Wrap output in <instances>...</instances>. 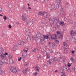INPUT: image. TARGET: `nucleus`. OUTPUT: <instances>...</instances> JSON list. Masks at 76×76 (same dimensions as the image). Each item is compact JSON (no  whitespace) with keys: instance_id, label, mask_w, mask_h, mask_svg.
Returning <instances> with one entry per match:
<instances>
[{"instance_id":"33","label":"nucleus","mask_w":76,"mask_h":76,"mask_svg":"<svg viewBox=\"0 0 76 76\" xmlns=\"http://www.w3.org/2000/svg\"><path fill=\"white\" fill-rule=\"evenodd\" d=\"M53 46L54 47H56L57 46L56 44H55V43H53Z\"/></svg>"},{"instance_id":"57","label":"nucleus","mask_w":76,"mask_h":76,"mask_svg":"<svg viewBox=\"0 0 76 76\" xmlns=\"http://www.w3.org/2000/svg\"><path fill=\"white\" fill-rule=\"evenodd\" d=\"M74 25H76V22H75V23H74Z\"/></svg>"},{"instance_id":"42","label":"nucleus","mask_w":76,"mask_h":76,"mask_svg":"<svg viewBox=\"0 0 76 76\" xmlns=\"http://www.w3.org/2000/svg\"><path fill=\"white\" fill-rule=\"evenodd\" d=\"M57 34V35H59L60 34V31H58L56 32Z\"/></svg>"},{"instance_id":"9","label":"nucleus","mask_w":76,"mask_h":76,"mask_svg":"<svg viewBox=\"0 0 76 76\" xmlns=\"http://www.w3.org/2000/svg\"><path fill=\"white\" fill-rule=\"evenodd\" d=\"M28 70H29L28 69L26 68L25 70L23 71V73H24V74H27V71H28Z\"/></svg>"},{"instance_id":"4","label":"nucleus","mask_w":76,"mask_h":76,"mask_svg":"<svg viewBox=\"0 0 76 76\" xmlns=\"http://www.w3.org/2000/svg\"><path fill=\"white\" fill-rule=\"evenodd\" d=\"M10 69L11 72L16 73L17 72V69L12 66H11L10 67Z\"/></svg>"},{"instance_id":"53","label":"nucleus","mask_w":76,"mask_h":76,"mask_svg":"<svg viewBox=\"0 0 76 76\" xmlns=\"http://www.w3.org/2000/svg\"><path fill=\"white\" fill-rule=\"evenodd\" d=\"M69 24H72V21H71V22H69Z\"/></svg>"},{"instance_id":"20","label":"nucleus","mask_w":76,"mask_h":76,"mask_svg":"<svg viewBox=\"0 0 76 76\" xmlns=\"http://www.w3.org/2000/svg\"><path fill=\"white\" fill-rule=\"evenodd\" d=\"M70 60L71 61L72 63H74L75 62V61L74 60V59L73 57H72L70 58Z\"/></svg>"},{"instance_id":"45","label":"nucleus","mask_w":76,"mask_h":76,"mask_svg":"<svg viewBox=\"0 0 76 76\" xmlns=\"http://www.w3.org/2000/svg\"><path fill=\"white\" fill-rule=\"evenodd\" d=\"M8 57L9 58H12V55H10L9 56H8Z\"/></svg>"},{"instance_id":"35","label":"nucleus","mask_w":76,"mask_h":76,"mask_svg":"<svg viewBox=\"0 0 76 76\" xmlns=\"http://www.w3.org/2000/svg\"><path fill=\"white\" fill-rule=\"evenodd\" d=\"M57 60H58V59L56 58H54L53 59V61H57Z\"/></svg>"},{"instance_id":"51","label":"nucleus","mask_w":76,"mask_h":76,"mask_svg":"<svg viewBox=\"0 0 76 76\" xmlns=\"http://www.w3.org/2000/svg\"><path fill=\"white\" fill-rule=\"evenodd\" d=\"M62 13L63 14V15H66V14L65 12H64Z\"/></svg>"},{"instance_id":"3","label":"nucleus","mask_w":76,"mask_h":76,"mask_svg":"<svg viewBox=\"0 0 76 76\" xmlns=\"http://www.w3.org/2000/svg\"><path fill=\"white\" fill-rule=\"evenodd\" d=\"M67 68H68V66H66V64L64 65L61 68V72H64V70L67 71Z\"/></svg>"},{"instance_id":"10","label":"nucleus","mask_w":76,"mask_h":76,"mask_svg":"<svg viewBox=\"0 0 76 76\" xmlns=\"http://www.w3.org/2000/svg\"><path fill=\"white\" fill-rule=\"evenodd\" d=\"M53 19L52 20L53 22H58V19L56 17L53 18Z\"/></svg>"},{"instance_id":"19","label":"nucleus","mask_w":76,"mask_h":76,"mask_svg":"<svg viewBox=\"0 0 76 76\" xmlns=\"http://www.w3.org/2000/svg\"><path fill=\"white\" fill-rule=\"evenodd\" d=\"M43 16H48V14L47 13V12H43Z\"/></svg>"},{"instance_id":"49","label":"nucleus","mask_w":76,"mask_h":76,"mask_svg":"<svg viewBox=\"0 0 76 76\" xmlns=\"http://www.w3.org/2000/svg\"><path fill=\"white\" fill-rule=\"evenodd\" d=\"M23 54V53L22 57L23 58H25V56H24Z\"/></svg>"},{"instance_id":"38","label":"nucleus","mask_w":76,"mask_h":76,"mask_svg":"<svg viewBox=\"0 0 76 76\" xmlns=\"http://www.w3.org/2000/svg\"><path fill=\"white\" fill-rule=\"evenodd\" d=\"M8 6L10 8H12V5L10 4L8 5Z\"/></svg>"},{"instance_id":"36","label":"nucleus","mask_w":76,"mask_h":76,"mask_svg":"<svg viewBox=\"0 0 76 76\" xmlns=\"http://www.w3.org/2000/svg\"><path fill=\"white\" fill-rule=\"evenodd\" d=\"M68 71V72H71V71H70V68H69V67H68V68H67V70Z\"/></svg>"},{"instance_id":"11","label":"nucleus","mask_w":76,"mask_h":76,"mask_svg":"<svg viewBox=\"0 0 76 76\" xmlns=\"http://www.w3.org/2000/svg\"><path fill=\"white\" fill-rule=\"evenodd\" d=\"M38 49L37 48H34L32 49L31 51L32 52H33V53H38Z\"/></svg>"},{"instance_id":"61","label":"nucleus","mask_w":76,"mask_h":76,"mask_svg":"<svg viewBox=\"0 0 76 76\" xmlns=\"http://www.w3.org/2000/svg\"><path fill=\"white\" fill-rule=\"evenodd\" d=\"M0 16H3V15L2 14H0Z\"/></svg>"},{"instance_id":"30","label":"nucleus","mask_w":76,"mask_h":76,"mask_svg":"<svg viewBox=\"0 0 76 76\" xmlns=\"http://www.w3.org/2000/svg\"><path fill=\"white\" fill-rule=\"evenodd\" d=\"M59 42H60L58 41V40H57V39H55V42L56 44H58Z\"/></svg>"},{"instance_id":"62","label":"nucleus","mask_w":76,"mask_h":76,"mask_svg":"<svg viewBox=\"0 0 76 76\" xmlns=\"http://www.w3.org/2000/svg\"><path fill=\"white\" fill-rule=\"evenodd\" d=\"M27 5L28 6V7H29V4H27Z\"/></svg>"},{"instance_id":"52","label":"nucleus","mask_w":76,"mask_h":76,"mask_svg":"<svg viewBox=\"0 0 76 76\" xmlns=\"http://www.w3.org/2000/svg\"><path fill=\"white\" fill-rule=\"evenodd\" d=\"M29 23V21H28L27 23H26V25H28V24Z\"/></svg>"},{"instance_id":"64","label":"nucleus","mask_w":76,"mask_h":76,"mask_svg":"<svg viewBox=\"0 0 76 76\" xmlns=\"http://www.w3.org/2000/svg\"><path fill=\"white\" fill-rule=\"evenodd\" d=\"M55 72H58V71H57V70H56L55 71Z\"/></svg>"},{"instance_id":"1","label":"nucleus","mask_w":76,"mask_h":76,"mask_svg":"<svg viewBox=\"0 0 76 76\" xmlns=\"http://www.w3.org/2000/svg\"><path fill=\"white\" fill-rule=\"evenodd\" d=\"M3 50L2 48H0V57L2 59H4L6 57V55H8V53L6 52L5 53H3Z\"/></svg>"},{"instance_id":"21","label":"nucleus","mask_w":76,"mask_h":76,"mask_svg":"<svg viewBox=\"0 0 76 76\" xmlns=\"http://www.w3.org/2000/svg\"><path fill=\"white\" fill-rule=\"evenodd\" d=\"M59 23V25H61V26H63L64 25V21H61Z\"/></svg>"},{"instance_id":"59","label":"nucleus","mask_w":76,"mask_h":76,"mask_svg":"<svg viewBox=\"0 0 76 76\" xmlns=\"http://www.w3.org/2000/svg\"><path fill=\"white\" fill-rule=\"evenodd\" d=\"M50 0H44L45 1H49Z\"/></svg>"},{"instance_id":"17","label":"nucleus","mask_w":76,"mask_h":76,"mask_svg":"<svg viewBox=\"0 0 76 76\" xmlns=\"http://www.w3.org/2000/svg\"><path fill=\"white\" fill-rule=\"evenodd\" d=\"M51 63H52V61L50 59H49L47 61V63L48 64H51Z\"/></svg>"},{"instance_id":"34","label":"nucleus","mask_w":76,"mask_h":76,"mask_svg":"<svg viewBox=\"0 0 76 76\" xmlns=\"http://www.w3.org/2000/svg\"><path fill=\"white\" fill-rule=\"evenodd\" d=\"M29 65V63L28 62H26L25 63V66H28V65Z\"/></svg>"},{"instance_id":"25","label":"nucleus","mask_w":76,"mask_h":76,"mask_svg":"<svg viewBox=\"0 0 76 76\" xmlns=\"http://www.w3.org/2000/svg\"><path fill=\"white\" fill-rule=\"evenodd\" d=\"M63 45L64 47V48H66L67 47V45L66 44V43L65 42H64L63 43Z\"/></svg>"},{"instance_id":"39","label":"nucleus","mask_w":76,"mask_h":76,"mask_svg":"<svg viewBox=\"0 0 76 76\" xmlns=\"http://www.w3.org/2000/svg\"><path fill=\"white\" fill-rule=\"evenodd\" d=\"M23 9V10H27V9H26V8H25V7H22Z\"/></svg>"},{"instance_id":"58","label":"nucleus","mask_w":76,"mask_h":76,"mask_svg":"<svg viewBox=\"0 0 76 76\" xmlns=\"http://www.w3.org/2000/svg\"><path fill=\"white\" fill-rule=\"evenodd\" d=\"M20 58H18V61H20Z\"/></svg>"},{"instance_id":"29","label":"nucleus","mask_w":76,"mask_h":76,"mask_svg":"<svg viewBox=\"0 0 76 76\" xmlns=\"http://www.w3.org/2000/svg\"><path fill=\"white\" fill-rule=\"evenodd\" d=\"M38 15H42V16H43V12H39Z\"/></svg>"},{"instance_id":"46","label":"nucleus","mask_w":76,"mask_h":76,"mask_svg":"<svg viewBox=\"0 0 76 76\" xmlns=\"http://www.w3.org/2000/svg\"><path fill=\"white\" fill-rule=\"evenodd\" d=\"M48 19V16H47V17H46L45 18V20H46V19Z\"/></svg>"},{"instance_id":"13","label":"nucleus","mask_w":76,"mask_h":76,"mask_svg":"<svg viewBox=\"0 0 76 76\" xmlns=\"http://www.w3.org/2000/svg\"><path fill=\"white\" fill-rule=\"evenodd\" d=\"M22 20L23 21H24V22L25 21H26L28 19H27V18L25 17L24 16L22 15Z\"/></svg>"},{"instance_id":"8","label":"nucleus","mask_w":76,"mask_h":76,"mask_svg":"<svg viewBox=\"0 0 76 76\" xmlns=\"http://www.w3.org/2000/svg\"><path fill=\"white\" fill-rule=\"evenodd\" d=\"M52 7L54 10H56L57 9V5L55 4H53L52 6Z\"/></svg>"},{"instance_id":"14","label":"nucleus","mask_w":76,"mask_h":76,"mask_svg":"<svg viewBox=\"0 0 76 76\" xmlns=\"http://www.w3.org/2000/svg\"><path fill=\"white\" fill-rule=\"evenodd\" d=\"M18 47V45H14L13 46V49L14 51H16V49H17V47Z\"/></svg>"},{"instance_id":"26","label":"nucleus","mask_w":76,"mask_h":76,"mask_svg":"<svg viewBox=\"0 0 76 76\" xmlns=\"http://www.w3.org/2000/svg\"><path fill=\"white\" fill-rule=\"evenodd\" d=\"M64 52L66 54V53H67L69 52L68 51V50H67V48H64Z\"/></svg>"},{"instance_id":"12","label":"nucleus","mask_w":76,"mask_h":76,"mask_svg":"<svg viewBox=\"0 0 76 76\" xmlns=\"http://www.w3.org/2000/svg\"><path fill=\"white\" fill-rule=\"evenodd\" d=\"M33 39L34 40L36 41H37V40H38L37 37V36H35L34 35L32 37Z\"/></svg>"},{"instance_id":"54","label":"nucleus","mask_w":76,"mask_h":76,"mask_svg":"<svg viewBox=\"0 0 76 76\" xmlns=\"http://www.w3.org/2000/svg\"><path fill=\"white\" fill-rule=\"evenodd\" d=\"M75 51L74 50H73L72 51V54H74V52Z\"/></svg>"},{"instance_id":"16","label":"nucleus","mask_w":76,"mask_h":76,"mask_svg":"<svg viewBox=\"0 0 76 76\" xmlns=\"http://www.w3.org/2000/svg\"><path fill=\"white\" fill-rule=\"evenodd\" d=\"M44 38H42V39H40V42L42 44H44Z\"/></svg>"},{"instance_id":"7","label":"nucleus","mask_w":76,"mask_h":76,"mask_svg":"<svg viewBox=\"0 0 76 76\" xmlns=\"http://www.w3.org/2000/svg\"><path fill=\"white\" fill-rule=\"evenodd\" d=\"M70 35L71 36H75L76 35V33L75 32L73 31V30H72L70 31Z\"/></svg>"},{"instance_id":"43","label":"nucleus","mask_w":76,"mask_h":76,"mask_svg":"<svg viewBox=\"0 0 76 76\" xmlns=\"http://www.w3.org/2000/svg\"><path fill=\"white\" fill-rule=\"evenodd\" d=\"M34 75V76H37V72H35L33 74Z\"/></svg>"},{"instance_id":"31","label":"nucleus","mask_w":76,"mask_h":76,"mask_svg":"<svg viewBox=\"0 0 76 76\" xmlns=\"http://www.w3.org/2000/svg\"><path fill=\"white\" fill-rule=\"evenodd\" d=\"M28 37L27 38V41H31V38L30 37H29V36H28Z\"/></svg>"},{"instance_id":"27","label":"nucleus","mask_w":76,"mask_h":76,"mask_svg":"<svg viewBox=\"0 0 76 76\" xmlns=\"http://www.w3.org/2000/svg\"><path fill=\"white\" fill-rule=\"evenodd\" d=\"M43 37L45 39H48V36H45V35H43Z\"/></svg>"},{"instance_id":"24","label":"nucleus","mask_w":76,"mask_h":76,"mask_svg":"<svg viewBox=\"0 0 76 76\" xmlns=\"http://www.w3.org/2000/svg\"><path fill=\"white\" fill-rule=\"evenodd\" d=\"M23 51L24 52H27L28 51V48H24Z\"/></svg>"},{"instance_id":"5","label":"nucleus","mask_w":76,"mask_h":76,"mask_svg":"<svg viewBox=\"0 0 76 76\" xmlns=\"http://www.w3.org/2000/svg\"><path fill=\"white\" fill-rule=\"evenodd\" d=\"M17 43L19 45H21V44L24 45L25 44V42L20 40L17 42Z\"/></svg>"},{"instance_id":"28","label":"nucleus","mask_w":76,"mask_h":76,"mask_svg":"<svg viewBox=\"0 0 76 76\" xmlns=\"http://www.w3.org/2000/svg\"><path fill=\"white\" fill-rule=\"evenodd\" d=\"M59 38L60 39H62L63 38V34H60L59 36Z\"/></svg>"},{"instance_id":"23","label":"nucleus","mask_w":76,"mask_h":76,"mask_svg":"<svg viewBox=\"0 0 76 76\" xmlns=\"http://www.w3.org/2000/svg\"><path fill=\"white\" fill-rule=\"evenodd\" d=\"M34 70L36 71H37V72H39V69H38V66H36L35 67Z\"/></svg>"},{"instance_id":"60","label":"nucleus","mask_w":76,"mask_h":76,"mask_svg":"<svg viewBox=\"0 0 76 76\" xmlns=\"http://www.w3.org/2000/svg\"><path fill=\"white\" fill-rule=\"evenodd\" d=\"M31 9V7H28V9H29V10H30V9Z\"/></svg>"},{"instance_id":"18","label":"nucleus","mask_w":76,"mask_h":76,"mask_svg":"<svg viewBox=\"0 0 76 76\" xmlns=\"http://www.w3.org/2000/svg\"><path fill=\"white\" fill-rule=\"evenodd\" d=\"M64 11H65V9H64L63 7H61V13H64Z\"/></svg>"},{"instance_id":"32","label":"nucleus","mask_w":76,"mask_h":76,"mask_svg":"<svg viewBox=\"0 0 76 76\" xmlns=\"http://www.w3.org/2000/svg\"><path fill=\"white\" fill-rule=\"evenodd\" d=\"M72 70L76 72V66H74L72 67Z\"/></svg>"},{"instance_id":"48","label":"nucleus","mask_w":76,"mask_h":76,"mask_svg":"<svg viewBox=\"0 0 76 76\" xmlns=\"http://www.w3.org/2000/svg\"><path fill=\"white\" fill-rule=\"evenodd\" d=\"M68 63V67H70V66H71V65H70V64L69 63Z\"/></svg>"},{"instance_id":"37","label":"nucleus","mask_w":76,"mask_h":76,"mask_svg":"<svg viewBox=\"0 0 76 76\" xmlns=\"http://www.w3.org/2000/svg\"><path fill=\"white\" fill-rule=\"evenodd\" d=\"M49 51L50 53H53V50L51 49H49Z\"/></svg>"},{"instance_id":"63","label":"nucleus","mask_w":76,"mask_h":76,"mask_svg":"<svg viewBox=\"0 0 76 76\" xmlns=\"http://www.w3.org/2000/svg\"><path fill=\"white\" fill-rule=\"evenodd\" d=\"M5 63L7 64H8V62H5Z\"/></svg>"},{"instance_id":"6","label":"nucleus","mask_w":76,"mask_h":76,"mask_svg":"<svg viewBox=\"0 0 76 76\" xmlns=\"http://www.w3.org/2000/svg\"><path fill=\"white\" fill-rule=\"evenodd\" d=\"M57 35L55 34H54L52 35L51 36V38L52 39H57Z\"/></svg>"},{"instance_id":"41","label":"nucleus","mask_w":76,"mask_h":76,"mask_svg":"<svg viewBox=\"0 0 76 76\" xmlns=\"http://www.w3.org/2000/svg\"><path fill=\"white\" fill-rule=\"evenodd\" d=\"M3 19L4 20H6V19H7V18L6 17V16H4Z\"/></svg>"},{"instance_id":"2","label":"nucleus","mask_w":76,"mask_h":76,"mask_svg":"<svg viewBox=\"0 0 76 76\" xmlns=\"http://www.w3.org/2000/svg\"><path fill=\"white\" fill-rule=\"evenodd\" d=\"M3 64H4V62H3L1 61H0V75H2L4 73V71H1V67Z\"/></svg>"},{"instance_id":"56","label":"nucleus","mask_w":76,"mask_h":76,"mask_svg":"<svg viewBox=\"0 0 76 76\" xmlns=\"http://www.w3.org/2000/svg\"><path fill=\"white\" fill-rule=\"evenodd\" d=\"M68 21H69V22H71V21H72V20H71L69 19V20Z\"/></svg>"},{"instance_id":"40","label":"nucleus","mask_w":76,"mask_h":76,"mask_svg":"<svg viewBox=\"0 0 76 76\" xmlns=\"http://www.w3.org/2000/svg\"><path fill=\"white\" fill-rule=\"evenodd\" d=\"M46 57L47 58H50V56L48 54H46Z\"/></svg>"},{"instance_id":"50","label":"nucleus","mask_w":76,"mask_h":76,"mask_svg":"<svg viewBox=\"0 0 76 76\" xmlns=\"http://www.w3.org/2000/svg\"><path fill=\"white\" fill-rule=\"evenodd\" d=\"M9 28H10V29L11 28H12V26H11V25H9Z\"/></svg>"},{"instance_id":"22","label":"nucleus","mask_w":76,"mask_h":76,"mask_svg":"<svg viewBox=\"0 0 76 76\" xmlns=\"http://www.w3.org/2000/svg\"><path fill=\"white\" fill-rule=\"evenodd\" d=\"M58 2L59 4V5L60 6H61L62 5V2H61V0H58Z\"/></svg>"},{"instance_id":"44","label":"nucleus","mask_w":76,"mask_h":76,"mask_svg":"<svg viewBox=\"0 0 76 76\" xmlns=\"http://www.w3.org/2000/svg\"><path fill=\"white\" fill-rule=\"evenodd\" d=\"M60 58H62V59H63V62H64V58H63V57H62V58H61V57H60Z\"/></svg>"},{"instance_id":"55","label":"nucleus","mask_w":76,"mask_h":76,"mask_svg":"<svg viewBox=\"0 0 76 76\" xmlns=\"http://www.w3.org/2000/svg\"><path fill=\"white\" fill-rule=\"evenodd\" d=\"M41 57V56H39V57H38V59H40Z\"/></svg>"},{"instance_id":"47","label":"nucleus","mask_w":76,"mask_h":76,"mask_svg":"<svg viewBox=\"0 0 76 76\" xmlns=\"http://www.w3.org/2000/svg\"><path fill=\"white\" fill-rule=\"evenodd\" d=\"M1 9H2V8L1 7H0V13L2 12V10Z\"/></svg>"},{"instance_id":"15","label":"nucleus","mask_w":76,"mask_h":76,"mask_svg":"<svg viewBox=\"0 0 76 76\" xmlns=\"http://www.w3.org/2000/svg\"><path fill=\"white\" fill-rule=\"evenodd\" d=\"M60 73H61V76H66L67 75L64 72H63L61 71L60 72Z\"/></svg>"}]
</instances>
